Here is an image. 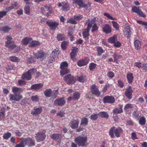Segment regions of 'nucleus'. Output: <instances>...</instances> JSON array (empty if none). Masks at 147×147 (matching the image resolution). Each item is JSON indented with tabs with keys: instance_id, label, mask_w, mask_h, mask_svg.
<instances>
[{
	"instance_id": "f257e3e1",
	"label": "nucleus",
	"mask_w": 147,
	"mask_h": 147,
	"mask_svg": "<svg viewBox=\"0 0 147 147\" xmlns=\"http://www.w3.org/2000/svg\"><path fill=\"white\" fill-rule=\"evenodd\" d=\"M23 89L21 88L16 87L12 88V92L14 94H10V100H11L18 101L22 98V96L21 94V92L23 91Z\"/></svg>"
},
{
	"instance_id": "f03ea898",
	"label": "nucleus",
	"mask_w": 147,
	"mask_h": 147,
	"mask_svg": "<svg viewBox=\"0 0 147 147\" xmlns=\"http://www.w3.org/2000/svg\"><path fill=\"white\" fill-rule=\"evenodd\" d=\"M87 137L79 136L76 137L74 139L75 142L79 146L84 147L87 146Z\"/></svg>"
},
{
	"instance_id": "7ed1b4c3",
	"label": "nucleus",
	"mask_w": 147,
	"mask_h": 147,
	"mask_svg": "<svg viewBox=\"0 0 147 147\" xmlns=\"http://www.w3.org/2000/svg\"><path fill=\"white\" fill-rule=\"evenodd\" d=\"M115 127H111L109 130V135L112 138H114L115 136L114 134V132L115 136L117 138L119 137V134H121L122 132V129L119 127L115 129Z\"/></svg>"
},
{
	"instance_id": "20e7f679",
	"label": "nucleus",
	"mask_w": 147,
	"mask_h": 147,
	"mask_svg": "<svg viewBox=\"0 0 147 147\" xmlns=\"http://www.w3.org/2000/svg\"><path fill=\"white\" fill-rule=\"evenodd\" d=\"M7 41L5 42V46L11 49H13L16 47L14 44V42L12 40V37L9 36H7L6 38Z\"/></svg>"
},
{
	"instance_id": "39448f33",
	"label": "nucleus",
	"mask_w": 147,
	"mask_h": 147,
	"mask_svg": "<svg viewBox=\"0 0 147 147\" xmlns=\"http://www.w3.org/2000/svg\"><path fill=\"white\" fill-rule=\"evenodd\" d=\"M21 140H23L25 145H28L29 147L33 146L35 145V142L34 140H33L30 137L27 138H22L21 139Z\"/></svg>"
},
{
	"instance_id": "423d86ee",
	"label": "nucleus",
	"mask_w": 147,
	"mask_h": 147,
	"mask_svg": "<svg viewBox=\"0 0 147 147\" xmlns=\"http://www.w3.org/2000/svg\"><path fill=\"white\" fill-rule=\"evenodd\" d=\"M103 101L104 103H109L113 104L115 102V99L114 97L112 96H106L103 99Z\"/></svg>"
},
{
	"instance_id": "0eeeda50",
	"label": "nucleus",
	"mask_w": 147,
	"mask_h": 147,
	"mask_svg": "<svg viewBox=\"0 0 147 147\" xmlns=\"http://www.w3.org/2000/svg\"><path fill=\"white\" fill-rule=\"evenodd\" d=\"M37 142H40L43 141L46 137L45 132L40 131L37 133L35 136Z\"/></svg>"
},
{
	"instance_id": "6e6552de",
	"label": "nucleus",
	"mask_w": 147,
	"mask_h": 147,
	"mask_svg": "<svg viewBox=\"0 0 147 147\" xmlns=\"http://www.w3.org/2000/svg\"><path fill=\"white\" fill-rule=\"evenodd\" d=\"M46 23L50 27L51 30H55L59 25V23L51 21H47Z\"/></svg>"
},
{
	"instance_id": "1a4fd4ad",
	"label": "nucleus",
	"mask_w": 147,
	"mask_h": 147,
	"mask_svg": "<svg viewBox=\"0 0 147 147\" xmlns=\"http://www.w3.org/2000/svg\"><path fill=\"white\" fill-rule=\"evenodd\" d=\"M132 11L137 13L140 16L145 18L146 17L144 13L139 8V7H132Z\"/></svg>"
},
{
	"instance_id": "9d476101",
	"label": "nucleus",
	"mask_w": 147,
	"mask_h": 147,
	"mask_svg": "<svg viewBox=\"0 0 147 147\" xmlns=\"http://www.w3.org/2000/svg\"><path fill=\"white\" fill-rule=\"evenodd\" d=\"M90 91L92 93L98 96L100 95V93L98 90L95 84L92 85L90 88Z\"/></svg>"
},
{
	"instance_id": "9b49d317",
	"label": "nucleus",
	"mask_w": 147,
	"mask_h": 147,
	"mask_svg": "<svg viewBox=\"0 0 147 147\" xmlns=\"http://www.w3.org/2000/svg\"><path fill=\"white\" fill-rule=\"evenodd\" d=\"M75 3H77L79 6H80V8L81 7L85 8L86 7H88V6H90V5H89L85 4L82 0H75L73 2V3L74 4Z\"/></svg>"
},
{
	"instance_id": "f8f14e48",
	"label": "nucleus",
	"mask_w": 147,
	"mask_h": 147,
	"mask_svg": "<svg viewBox=\"0 0 147 147\" xmlns=\"http://www.w3.org/2000/svg\"><path fill=\"white\" fill-rule=\"evenodd\" d=\"M54 104L59 106H63L65 103V101L63 98L56 99L54 102Z\"/></svg>"
},
{
	"instance_id": "ddd939ff",
	"label": "nucleus",
	"mask_w": 147,
	"mask_h": 147,
	"mask_svg": "<svg viewBox=\"0 0 147 147\" xmlns=\"http://www.w3.org/2000/svg\"><path fill=\"white\" fill-rule=\"evenodd\" d=\"M90 28H91V26H90L89 25L87 26L86 29H84L83 30V36L84 38L86 40H87L88 38V36L89 35V32Z\"/></svg>"
},
{
	"instance_id": "4468645a",
	"label": "nucleus",
	"mask_w": 147,
	"mask_h": 147,
	"mask_svg": "<svg viewBox=\"0 0 147 147\" xmlns=\"http://www.w3.org/2000/svg\"><path fill=\"white\" fill-rule=\"evenodd\" d=\"M102 31L106 34L111 33V27L108 24H105L102 28Z\"/></svg>"
},
{
	"instance_id": "2eb2a0df",
	"label": "nucleus",
	"mask_w": 147,
	"mask_h": 147,
	"mask_svg": "<svg viewBox=\"0 0 147 147\" xmlns=\"http://www.w3.org/2000/svg\"><path fill=\"white\" fill-rule=\"evenodd\" d=\"M42 108L41 107L34 108L33 110L31 112V114L33 116H37L40 114L42 112Z\"/></svg>"
},
{
	"instance_id": "dca6fc26",
	"label": "nucleus",
	"mask_w": 147,
	"mask_h": 147,
	"mask_svg": "<svg viewBox=\"0 0 147 147\" xmlns=\"http://www.w3.org/2000/svg\"><path fill=\"white\" fill-rule=\"evenodd\" d=\"M58 5L59 7H62V9L63 11H66L69 10L70 7L67 3L66 2H62L59 3L58 4Z\"/></svg>"
},
{
	"instance_id": "f3484780",
	"label": "nucleus",
	"mask_w": 147,
	"mask_h": 147,
	"mask_svg": "<svg viewBox=\"0 0 147 147\" xmlns=\"http://www.w3.org/2000/svg\"><path fill=\"white\" fill-rule=\"evenodd\" d=\"M132 92V90L131 88V87L130 86H129V88L126 90L125 94L128 98H131Z\"/></svg>"
},
{
	"instance_id": "a211bd4d",
	"label": "nucleus",
	"mask_w": 147,
	"mask_h": 147,
	"mask_svg": "<svg viewBox=\"0 0 147 147\" xmlns=\"http://www.w3.org/2000/svg\"><path fill=\"white\" fill-rule=\"evenodd\" d=\"M131 32L130 30V27L129 26H126L125 28L124 35L125 36L129 38L131 35Z\"/></svg>"
},
{
	"instance_id": "6ab92c4d",
	"label": "nucleus",
	"mask_w": 147,
	"mask_h": 147,
	"mask_svg": "<svg viewBox=\"0 0 147 147\" xmlns=\"http://www.w3.org/2000/svg\"><path fill=\"white\" fill-rule=\"evenodd\" d=\"M79 121L78 119L73 120L70 123V126L72 129H75L78 127Z\"/></svg>"
},
{
	"instance_id": "aec40b11",
	"label": "nucleus",
	"mask_w": 147,
	"mask_h": 147,
	"mask_svg": "<svg viewBox=\"0 0 147 147\" xmlns=\"http://www.w3.org/2000/svg\"><path fill=\"white\" fill-rule=\"evenodd\" d=\"M88 63V61L86 59H81L79 60L77 63L78 65L81 67L86 65Z\"/></svg>"
},
{
	"instance_id": "412c9836",
	"label": "nucleus",
	"mask_w": 147,
	"mask_h": 147,
	"mask_svg": "<svg viewBox=\"0 0 147 147\" xmlns=\"http://www.w3.org/2000/svg\"><path fill=\"white\" fill-rule=\"evenodd\" d=\"M51 8L48 6H45V7L43 9V11H42V13L48 16L49 14V13H51V12L50 10Z\"/></svg>"
},
{
	"instance_id": "4be33fe9",
	"label": "nucleus",
	"mask_w": 147,
	"mask_h": 147,
	"mask_svg": "<svg viewBox=\"0 0 147 147\" xmlns=\"http://www.w3.org/2000/svg\"><path fill=\"white\" fill-rule=\"evenodd\" d=\"M45 55V53L42 51H38L35 54V57L37 59H41L43 58Z\"/></svg>"
},
{
	"instance_id": "5701e85b",
	"label": "nucleus",
	"mask_w": 147,
	"mask_h": 147,
	"mask_svg": "<svg viewBox=\"0 0 147 147\" xmlns=\"http://www.w3.org/2000/svg\"><path fill=\"white\" fill-rule=\"evenodd\" d=\"M43 86V84L42 83L34 84L32 85L31 88L34 90H38L40 88Z\"/></svg>"
},
{
	"instance_id": "b1692460",
	"label": "nucleus",
	"mask_w": 147,
	"mask_h": 147,
	"mask_svg": "<svg viewBox=\"0 0 147 147\" xmlns=\"http://www.w3.org/2000/svg\"><path fill=\"white\" fill-rule=\"evenodd\" d=\"M122 106L121 105L119 107L115 108L113 110V113L115 114H117L121 113L123 112L122 109Z\"/></svg>"
},
{
	"instance_id": "393cba45",
	"label": "nucleus",
	"mask_w": 147,
	"mask_h": 147,
	"mask_svg": "<svg viewBox=\"0 0 147 147\" xmlns=\"http://www.w3.org/2000/svg\"><path fill=\"white\" fill-rule=\"evenodd\" d=\"M99 116L101 118H104L108 119L109 117V115L107 112L101 111L98 113Z\"/></svg>"
},
{
	"instance_id": "a878e982",
	"label": "nucleus",
	"mask_w": 147,
	"mask_h": 147,
	"mask_svg": "<svg viewBox=\"0 0 147 147\" xmlns=\"http://www.w3.org/2000/svg\"><path fill=\"white\" fill-rule=\"evenodd\" d=\"M31 76L30 74L28 73V72L26 73L23 74L22 76V79H26L27 80H30L31 79Z\"/></svg>"
},
{
	"instance_id": "bb28decb",
	"label": "nucleus",
	"mask_w": 147,
	"mask_h": 147,
	"mask_svg": "<svg viewBox=\"0 0 147 147\" xmlns=\"http://www.w3.org/2000/svg\"><path fill=\"white\" fill-rule=\"evenodd\" d=\"M127 79L128 82L130 84L131 83L134 78L133 74L131 73H129L127 74Z\"/></svg>"
},
{
	"instance_id": "cd10ccee",
	"label": "nucleus",
	"mask_w": 147,
	"mask_h": 147,
	"mask_svg": "<svg viewBox=\"0 0 147 147\" xmlns=\"http://www.w3.org/2000/svg\"><path fill=\"white\" fill-rule=\"evenodd\" d=\"M17 5V4L15 2L8 7L6 8V10L7 11H9L13 9H17L18 8H16Z\"/></svg>"
},
{
	"instance_id": "c85d7f7f",
	"label": "nucleus",
	"mask_w": 147,
	"mask_h": 147,
	"mask_svg": "<svg viewBox=\"0 0 147 147\" xmlns=\"http://www.w3.org/2000/svg\"><path fill=\"white\" fill-rule=\"evenodd\" d=\"M52 92V91L51 89H47L44 92V93L46 97H49L51 96Z\"/></svg>"
},
{
	"instance_id": "c756f323",
	"label": "nucleus",
	"mask_w": 147,
	"mask_h": 147,
	"mask_svg": "<svg viewBox=\"0 0 147 147\" xmlns=\"http://www.w3.org/2000/svg\"><path fill=\"white\" fill-rule=\"evenodd\" d=\"M40 44V43L37 41H33L30 43L29 47H34L39 45Z\"/></svg>"
},
{
	"instance_id": "7c9ffc66",
	"label": "nucleus",
	"mask_w": 147,
	"mask_h": 147,
	"mask_svg": "<svg viewBox=\"0 0 147 147\" xmlns=\"http://www.w3.org/2000/svg\"><path fill=\"white\" fill-rule=\"evenodd\" d=\"M108 40L109 42L114 44L117 41V36L116 35L113 36L112 37L110 38Z\"/></svg>"
},
{
	"instance_id": "2f4dec72",
	"label": "nucleus",
	"mask_w": 147,
	"mask_h": 147,
	"mask_svg": "<svg viewBox=\"0 0 147 147\" xmlns=\"http://www.w3.org/2000/svg\"><path fill=\"white\" fill-rule=\"evenodd\" d=\"M134 45L135 48L137 50H138L140 48L141 43L138 40H136L134 41Z\"/></svg>"
},
{
	"instance_id": "473e14b6",
	"label": "nucleus",
	"mask_w": 147,
	"mask_h": 147,
	"mask_svg": "<svg viewBox=\"0 0 147 147\" xmlns=\"http://www.w3.org/2000/svg\"><path fill=\"white\" fill-rule=\"evenodd\" d=\"M96 19L95 18H94L92 20H90V19H88V21L86 23V24L87 23H88V26L89 25L90 26H91V28L92 26V25L93 24H95V21H96Z\"/></svg>"
},
{
	"instance_id": "72a5a7b5",
	"label": "nucleus",
	"mask_w": 147,
	"mask_h": 147,
	"mask_svg": "<svg viewBox=\"0 0 147 147\" xmlns=\"http://www.w3.org/2000/svg\"><path fill=\"white\" fill-rule=\"evenodd\" d=\"M61 135L59 134H54L52 135V138L53 140H58L61 138Z\"/></svg>"
},
{
	"instance_id": "f704fd0d",
	"label": "nucleus",
	"mask_w": 147,
	"mask_h": 147,
	"mask_svg": "<svg viewBox=\"0 0 147 147\" xmlns=\"http://www.w3.org/2000/svg\"><path fill=\"white\" fill-rule=\"evenodd\" d=\"M58 53H59L58 51L55 49L52 51L50 55H51V57L54 58V59H55L57 58Z\"/></svg>"
},
{
	"instance_id": "c9c22d12",
	"label": "nucleus",
	"mask_w": 147,
	"mask_h": 147,
	"mask_svg": "<svg viewBox=\"0 0 147 147\" xmlns=\"http://www.w3.org/2000/svg\"><path fill=\"white\" fill-rule=\"evenodd\" d=\"M68 42L65 41H63L62 42L61 46L62 49L65 50L67 49Z\"/></svg>"
},
{
	"instance_id": "e433bc0d",
	"label": "nucleus",
	"mask_w": 147,
	"mask_h": 147,
	"mask_svg": "<svg viewBox=\"0 0 147 147\" xmlns=\"http://www.w3.org/2000/svg\"><path fill=\"white\" fill-rule=\"evenodd\" d=\"M65 35L64 34H59L57 35V38L59 41H61L65 39Z\"/></svg>"
},
{
	"instance_id": "4c0bfd02",
	"label": "nucleus",
	"mask_w": 147,
	"mask_h": 147,
	"mask_svg": "<svg viewBox=\"0 0 147 147\" xmlns=\"http://www.w3.org/2000/svg\"><path fill=\"white\" fill-rule=\"evenodd\" d=\"M98 114H92L90 117V118L93 121H96L98 119Z\"/></svg>"
},
{
	"instance_id": "58836bf2",
	"label": "nucleus",
	"mask_w": 147,
	"mask_h": 147,
	"mask_svg": "<svg viewBox=\"0 0 147 147\" xmlns=\"http://www.w3.org/2000/svg\"><path fill=\"white\" fill-rule=\"evenodd\" d=\"M32 39V38H29L28 37H25L22 40V42L24 45H27L28 43L29 42L30 40V39L31 40Z\"/></svg>"
},
{
	"instance_id": "ea45409f",
	"label": "nucleus",
	"mask_w": 147,
	"mask_h": 147,
	"mask_svg": "<svg viewBox=\"0 0 147 147\" xmlns=\"http://www.w3.org/2000/svg\"><path fill=\"white\" fill-rule=\"evenodd\" d=\"M58 94V90H55L53 91L51 94V96L53 98H56Z\"/></svg>"
},
{
	"instance_id": "a19ab883",
	"label": "nucleus",
	"mask_w": 147,
	"mask_h": 147,
	"mask_svg": "<svg viewBox=\"0 0 147 147\" xmlns=\"http://www.w3.org/2000/svg\"><path fill=\"white\" fill-rule=\"evenodd\" d=\"M88 119L85 117H84L82 119L80 124H84L87 125L88 124Z\"/></svg>"
},
{
	"instance_id": "79ce46f5",
	"label": "nucleus",
	"mask_w": 147,
	"mask_h": 147,
	"mask_svg": "<svg viewBox=\"0 0 147 147\" xmlns=\"http://www.w3.org/2000/svg\"><path fill=\"white\" fill-rule=\"evenodd\" d=\"M70 78V79H69V80L67 82V84H73L75 83L76 81V80L75 78H74L73 76L71 77V78Z\"/></svg>"
},
{
	"instance_id": "37998d69",
	"label": "nucleus",
	"mask_w": 147,
	"mask_h": 147,
	"mask_svg": "<svg viewBox=\"0 0 147 147\" xmlns=\"http://www.w3.org/2000/svg\"><path fill=\"white\" fill-rule=\"evenodd\" d=\"M145 119L144 117H142L139 121V123L140 124L142 125H144L146 123Z\"/></svg>"
},
{
	"instance_id": "c03bdc74",
	"label": "nucleus",
	"mask_w": 147,
	"mask_h": 147,
	"mask_svg": "<svg viewBox=\"0 0 147 147\" xmlns=\"http://www.w3.org/2000/svg\"><path fill=\"white\" fill-rule=\"evenodd\" d=\"M69 71L68 70L65 68L61 69V70L60 71L61 75L63 76L66 74L68 73Z\"/></svg>"
},
{
	"instance_id": "a18cd8bd",
	"label": "nucleus",
	"mask_w": 147,
	"mask_h": 147,
	"mask_svg": "<svg viewBox=\"0 0 147 147\" xmlns=\"http://www.w3.org/2000/svg\"><path fill=\"white\" fill-rule=\"evenodd\" d=\"M11 136V134L9 132L5 133L3 134V137L4 139H8Z\"/></svg>"
},
{
	"instance_id": "49530a36",
	"label": "nucleus",
	"mask_w": 147,
	"mask_h": 147,
	"mask_svg": "<svg viewBox=\"0 0 147 147\" xmlns=\"http://www.w3.org/2000/svg\"><path fill=\"white\" fill-rule=\"evenodd\" d=\"M112 23L113 24V27L115 28L116 30H119V25L118 23L116 22L112 21Z\"/></svg>"
},
{
	"instance_id": "de8ad7c7",
	"label": "nucleus",
	"mask_w": 147,
	"mask_h": 147,
	"mask_svg": "<svg viewBox=\"0 0 147 147\" xmlns=\"http://www.w3.org/2000/svg\"><path fill=\"white\" fill-rule=\"evenodd\" d=\"M77 55V54L71 52L70 53V57L71 59L73 61H75L76 60V56Z\"/></svg>"
},
{
	"instance_id": "09e8293b",
	"label": "nucleus",
	"mask_w": 147,
	"mask_h": 147,
	"mask_svg": "<svg viewBox=\"0 0 147 147\" xmlns=\"http://www.w3.org/2000/svg\"><path fill=\"white\" fill-rule=\"evenodd\" d=\"M68 66V64L66 61H64L61 64L60 68L61 69L65 68Z\"/></svg>"
},
{
	"instance_id": "8fccbe9b",
	"label": "nucleus",
	"mask_w": 147,
	"mask_h": 147,
	"mask_svg": "<svg viewBox=\"0 0 147 147\" xmlns=\"http://www.w3.org/2000/svg\"><path fill=\"white\" fill-rule=\"evenodd\" d=\"M27 72L28 73L30 74L31 75V74H33L35 75V73H36V69L32 68L28 70Z\"/></svg>"
},
{
	"instance_id": "3c124183",
	"label": "nucleus",
	"mask_w": 147,
	"mask_h": 147,
	"mask_svg": "<svg viewBox=\"0 0 147 147\" xmlns=\"http://www.w3.org/2000/svg\"><path fill=\"white\" fill-rule=\"evenodd\" d=\"M11 29L10 27L8 26H5L3 27L2 30L4 32H7Z\"/></svg>"
},
{
	"instance_id": "603ef678",
	"label": "nucleus",
	"mask_w": 147,
	"mask_h": 147,
	"mask_svg": "<svg viewBox=\"0 0 147 147\" xmlns=\"http://www.w3.org/2000/svg\"><path fill=\"white\" fill-rule=\"evenodd\" d=\"M103 15L104 16L107 17L109 19L112 20H116L115 18H113L109 13H104Z\"/></svg>"
},
{
	"instance_id": "864d4df0",
	"label": "nucleus",
	"mask_w": 147,
	"mask_h": 147,
	"mask_svg": "<svg viewBox=\"0 0 147 147\" xmlns=\"http://www.w3.org/2000/svg\"><path fill=\"white\" fill-rule=\"evenodd\" d=\"M24 10L25 13L29 15L30 13V6L29 5L26 6L24 8Z\"/></svg>"
},
{
	"instance_id": "5fc2aeb1",
	"label": "nucleus",
	"mask_w": 147,
	"mask_h": 147,
	"mask_svg": "<svg viewBox=\"0 0 147 147\" xmlns=\"http://www.w3.org/2000/svg\"><path fill=\"white\" fill-rule=\"evenodd\" d=\"M80 97V94L78 92H76L74 94V99L78 100Z\"/></svg>"
},
{
	"instance_id": "6e6d98bb",
	"label": "nucleus",
	"mask_w": 147,
	"mask_h": 147,
	"mask_svg": "<svg viewBox=\"0 0 147 147\" xmlns=\"http://www.w3.org/2000/svg\"><path fill=\"white\" fill-rule=\"evenodd\" d=\"M97 51L98 52V55H100L103 53L104 51L101 47H98L97 48Z\"/></svg>"
},
{
	"instance_id": "4d7b16f0",
	"label": "nucleus",
	"mask_w": 147,
	"mask_h": 147,
	"mask_svg": "<svg viewBox=\"0 0 147 147\" xmlns=\"http://www.w3.org/2000/svg\"><path fill=\"white\" fill-rule=\"evenodd\" d=\"M78 81L80 82H84L86 80V79L82 75L78 77Z\"/></svg>"
},
{
	"instance_id": "13d9d810",
	"label": "nucleus",
	"mask_w": 147,
	"mask_h": 147,
	"mask_svg": "<svg viewBox=\"0 0 147 147\" xmlns=\"http://www.w3.org/2000/svg\"><path fill=\"white\" fill-rule=\"evenodd\" d=\"M31 99L33 101H38L39 100L38 97L37 95L32 96Z\"/></svg>"
},
{
	"instance_id": "bf43d9fd",
	"label": "nucleus",
	"mask_w": 147,
	"mask_h": 147,
	"mask_svg": "<svg viewBox=\"0 0 147 147\" xmlns=\"http://www.w3.org/2000/svg\"><path fill=\"white\" fill-rule=\"evenodd\" d=\"M27 61L28 63H33L34 61V58L32 57H30V58H28L27 59Z\"/></svg>"
},
{
	"instance_id": "052dcab7",
	"label": "nucleus",
	"mask_w": 147,
	"mask_h": 147,
	"mask_svg": "<svg viewBox=\"0 0 147 147\" xmlns=\"http://www.w3.org/2000/svg\"><path fill=\"white\" fill-rule=\"evenodd\" d=\"M7 12L5 11H2L0 12V20L4 16L7 14Z\"/></svg>"
},
{
	"instance_id": "680f3d73",
	"label": "nucleus",
	"mask_w": 147,
	"mask_h": 147,
	"mask_svg": "<svg viewBox=\"0 0 147 147\" xmlns=\"http://www.w3.org/2000/svg\"><path fill=\"white\" fill-rule=\"evenodd\" d=\"M65 114L64 112L61 110L59 113H57V116H59L61 117H64Z\"/></svg>"
},
{
	"instance_id": "e2e57ef3",
	"label": "nucleus",
	"mask_w": 147,
	"mask_h": 147,
	"mask_svg": "<svg viewBox=\"0 0 147 147\" xmlns=\"http://www.w3.org/2000/svg\"><path fill=\"white\" fill-rule=\"evenodd\" d=\"M25 145L23 142V140L20 142V143L18 144H17L15 147H24Z\"/></svg>"
},
{
	"instance_id": "0e129e2a",
	"label": "nucleus",
	"mask_w": 147,
	"mask_h": 147,
	"mask_svg": "<svg viewBox=\"0 0 147 147\" xmlns=\"http://www.w3.org/2000/svg\"><path fill=\"white\" fill-rule=\"evenodd\" d=\"M107 76L110 78H112L115 75L113 72L110 71L108 73Z\"/></svg>"
},
{
	"instance_id": "69168bd1",
	"label": "nucleus",
	"mask_w": 147,
	"mask_h": 147,
	"mask_svg": "<svg viewBox=\"0 0 147 147\" xmlns=\"http://www.w3.org/2000/svg\"><path fill=\"white\" fill-rule=\"evenodd\" d=\"M137 22L139 24L145 25V28H147V22H143L142 21L138 20L137 21Z\"/></svg>"
},
{
	"instance_id": "338daca9",
	"label": "nucleus",
	"mask_w": 147,
	"mask_h": 147,
	"mask_svg": "<svg viewBox=\"0 0 147 147\" xmlns=\"http://www.w3.org/2000/svg\"><path fill=\"white\" fill-rule=\"evenodd\" d=\"M96 65V64L93 63H90L89 65L90 69L91 70H92L94 69L95 68Z\"/></svg>"
},
{
	"instance_id": "774afa93",
	"label": "nucleus",
	"mask_w": 147,
	"mask_h": 147,
	"mask_svg": "<svg viewBox=\"0 0 147 147\" xmlns=\"http://www.w3.org/2000/svg\"><path fill=\"white\" fill-rule=\"evenodd\" d=\"M92 31L93 32L96 31L98 29V27L97 26L96 24H94L92 26Z\"/></svg>"
}]
</instances>
